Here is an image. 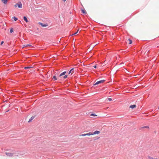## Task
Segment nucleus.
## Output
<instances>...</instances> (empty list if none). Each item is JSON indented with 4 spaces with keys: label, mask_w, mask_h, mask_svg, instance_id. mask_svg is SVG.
<instances>
[{
    "label": "nucleus",
    "mask_w": 159,
    "mask_h": 159,
    "mask_svg": "<svg viewBox=\"0 0 159 159\" xmlns=\"http://www.w3.org/2000/svg\"><path fill=\"white\" fill-rule=\"evenodd\" d=\"M91 116H97V115H95L94 114H91Z\"/></svg>",
    "instance_id": "a211bd4d"
},
{
    "label": "nucleus",
    "mask_w": 159,
    "mask_h": 159,
    "mask_svg": "<svg viewBox=\"0 0 159 159\" xmlns=\"http://www.w3.org/2000/svg\"><path fill=\"white\" fill-rule=\"evenodd\" d=\"M34 117L33 116L29 120V122L31 121L32 120L34 119Z\"/></svg>",
    "instance_id": "2eb2a0df"
},
{
    "label": "nucleus",
    "mask_w": 159,
    "mask_h": 159,
    "mask_svg": "<svg viewBox=\"0 0 159 159\" xmlns=\"http://www.w3.org/2000/svg\"><path fill=\"white\" fill-rule=\"evenodd\" d=\"M6 154L8 156H10V154L9 153L6 152Z\"/></svg>",
    "instance_id": "6ab92c4d"
},
{
    "label": "nucleus",
    "mask_w": 159,
    "mask_h": 159,
    "mask_svg": "<svg viewBox=\"0 0 159 159\" xmlns=\"http://www.w3.org/2000/svg\"><path fill=\"white\" fill-rule=\"evenodd\" d=\"M39 24H40L43 27H44L47 26V25H43V24L41 23H39Z\"/></svg>",
    "instance_id": "ddd939ff"
},
{
    "label": "nucleus",
    "mask_w": 159,
    "mask_h": 159,
    "mask_svg": "<svg viewBox=\"0 0 159 159\" xmlns=\"http://www.w3.org/2000/svg\"><path fill=\"white\" fill-rule=\"evenodd\" d=\"M74 68H72L69 71V74H70L71 73V74H72L74 73Z\"/></svg>",
    "instance_id": "423d86ee"
},
{
    "label": "nucleus",
    "mask_w": 159,
    "mask_h": 159,
    "mask_svg": "<svg viewBox=\"0 0 159 159\" xmlns=\"http://www.w3.org/2000/svg\"><path fill=\"white\" fill-rule=\"evenodd\" d=\"M100 133L99 131L96 130L93 132H89L87 134H83L80 135L81 136H90L95 134H98Z\"/></svg>",
    "instance_id": "f257e3e1"
},
{
    "label": "nucleus",
    "mask_w": 159,
    "mask_h": 159,
    "mask_svg": "<svg viewBox=\"0 0 159 159\" xmlns=\"http://www.w3.org/2000/svg\"><path fill=\"white\" fill-rule=\"evenodd\" d=\"M67 75H65L63 77V79H66V78H67Z\"/></svg>",
    "instance_id": "f3484780"
},
{
    "label": "nucleus",
    "mask_w": 159,
    "mask_h": 159,
    "mask_svg": "<svg viewBox=\"0 0 159 159\" xmlns=\"http://www.w3.org/2000/svg\"><path fill=\"white\" fill-rule=\"evenodd\" d=\"M79 30V29H78V30H77V31L76 33H75L74 34H72V35H74L76 34H77V33H78V32Z\"/></svg>",
    "instance_id": "aec40b11"
},
{
    "label": "nucleus",
    "mask_w": 159,
    "mask_h": 159,
    "mask_svg": "<svg viewBox=\"0 0 159 159\" xmlns=\"http://www.w3.org/2000/svg\"><path fill=\"white\" fill-rule=\"evenodd\" d=\"M1 1L5 4H6L7 3V0H1Z\"/></svg>",
    "instance_id": "0eeeda50"
},
{
    "label": "nucleus",
    "mask_w": 159,
    "mask_h": 159,
    "mask_svg": "<svg viewBox=\"0 0 159 159\" xmlns=\"http://www.w3.org/2000/svg\"><path fill=\"white\" fill-rule=\"evenodd\" d=\"M20 152L12 150L11 152V157L13 158H16L17 157L19 156Z\"/></svg>",
    "instance_id": "f03ea898"
},
{
    "label": "nucleus",
    "mask_w": 159,
    "mask_h": 159,
    "mask_svg": "<svg viewBox=\"0 0 159 159\" xmlns=\"http://www.w3.org/2000/svg\"><path fill=\"white\" fill-rule=\"evenodd\" d=\"M63 0V1L64 2H65L66 1V0Z\"/></svg>",
    "instance_id": "cd10ccee"
},
{
    "label": "nucleus",
    "mask_w": 159,
    "mask_h": 159,
    "mask_svg": "<svg viewBox=\"0 0 159 159\" xmlns=\"http://www.w3.org/2000/svg\"><path fill=\"white\" fill-rule=\"evenodd\" d=\"M13 32V29L12 28H11V33Z\"/></svg>",
    "instance_id": "412c9836"
},
{
    "label": "nucleus",
    "mask_w": 159,
    "mask_h": 159,
    "mask_svg": "<svg viewBox=\"0 0 159 159\" xmlns=\"http://www.w3.org/2000/svg\"><path fill=\"white\" fill-rule=\"evenodd\" d=\"M93 67L95 68H97V66H96V65L94 66H93Z\"/></svg>",
    "instance_id": "393cba45"
},
{
    "label": "nucleus",
    "mask_w": 159,
    "mask_h": 159,
    "mask_svg": "<svg viewBox=\"0 0 159 159\" xmlns=\"http://www.w3.org/2000/svg\"><path fill=\"white\" fill-rule=\"evenodd\" d=\"M108 100L109 101H111L112 100V99L111 98H108Z\"/></svg>",
    "instance_id": "4be33fe9"
},
{
    "label": "nucleus",
    "mask_w": 159,
    "mask_h": 159,
    "mask_svg": "<svg viewBox=\"0 0 159 159\" xmlns=\"http://www.w3.org/2000/svg\"><path fill=\"white\" fill-rule=\"evenodd\" d=\"M12 19H14V20L15 21H16L18 20V18L16 17H13Z\"/></svg>",
    "instance_id": "f8f14e48"
},
{
    "label": "nucleus",
    "mask_w": 159,
    "mask_h": 159,
    "mask_svg": "<svg viewBox=\"0 0 159 159\" xmlns=\"http://www.w3.org/2000/svg\"><path fill=\"white\" fill-rule=\"evenodd\" d=\"M81 11H82V12L84 14H86V11H85V10L84 9H81Z\"/></svg>",
    "instance_id": "9d476101"
},
{
    "label": "nucleus",
    "mask_w": 159,
    "mask_h": 159,
    "mask_svg": "<svg viewBox=\"0 0 159 159\" xmlns=\"http://www.w3.org/2000/svg\"><path fill=\"white\" fill-rule=\"evenodd\" d=\"M136 107V105H131L130 106V108H135Z\"/></svg>",
    "instance_id": "1a4fd4ad"
},
{
    "label": "nucleus",
    "mask_w": 159,
    "mask_h": 159,
    "mask_svg": "<svg viewBox=\"0 0 159 159\" xmlns=\"http://www.w3.org/2000/svg\"><path fill=\"white\" fill-rule=\"evenodd\" d=\"M33 67L32 66H28V67H25V69H28L32 68Z\"/></svg>",
    "instance_id": "4468645a"
},
{
    "label": "nucleus",
    "mask_w": 159,
    "mask_h": 159,
    "mask_svg": "<svg viewBox=\"0 0 159 159\" xmlns=\"http://www.w3.org/2000/svg\"><path fill=\"white\" fill-rule=\"evenodd\" d=\"M52 78L54 79V80H57V78L56 75H54L53 76Z\"/></svg>",
    "instance_id": "9b49d317"
},
{
    "label": "nucleus",
    "mask_w": 159,
    "mask_h": 159,
    "mask_svg": "<svg viewBox=\"0 0 159 159\" xmlns=\"http://www.w3.org/2000/svg\"><path fill=\"white\" fill-rule=\"evenodd\" d=\"M3 43H4V42L3 41H2L1 43V44H0L1 45H2Z\"/></svg>",
    "instance_id": "5701e85b"
},
{
    "label": "nucleus",
    "mask_w": 159,
    "mask_h": 159,
    "mask_svg": "<svg viewBox=\"0 0 159 159\" xmlns=\"http://www.w3.org/2000/svg\"><path fill=\"white\" fill-rule=\"evenodd\" d=\"M31 46V45H30V44H27V45H26V46Z\"/></svg>",
    "instance_id": "b1692460"
},
{
    "label": "nucleus",
    "mask_w": 159,
    "mask_h": 159,
    "mask_svg": "<svg viewBox=\"0 0 159 159\" xmlns=\"http://www.w3.org/2000/svg\"><path fill=\"white\" fill-rule=\"evenodd\" d=\"M9 110H8L7 111H6V112H7L8 111H9Z\"/></svg>",
    "instance_id": "bb28decb"
},
{
    "label": "nucleus",
    "mask_w": 159,
    "mask_h": 159,
    "mask_svg": "<svg viewBox=\"0 0 159 159\" xmlns=\"http://www.w3.org/2000/svg\"><path fill=\"white\" fill-rule=\"evenodd\" d=\"M14 7H18L19 8H21L22 7V5L20 2L17 3V4L15 5Z\"/></svg>",
    "instance_id": "20e7f679"
},
{
    "label": "nucleus",
    "mask_w": 159,
    "mask_h": 159,
    "mask_svg": "<svg viewBox=\"0 0 159 159\" xmlns=\"http://www.w3.org/2000/svg\"><path fill=\"white\" fill-rule=\"evenodd\" d=\"M105 80H101L98 81L96 82L94 84V85H98V84L102 83L105 82Z\"/></svg>",
    "instance_id": "7ed1b4c3"
},
{
    "label": "nucleus",
    "mask_w": 159,
    "mask_h": 159,
    "mask_svg": "<svg viewBox=\"0 0 159 159\" xmlns=\"http://www.w3.org/2000/svg\"><path fill=\"white\" fill-rule=\"evenodd\" d=\"M66 73V71H64L62 73H61L60 75H59V77H61V78H62L61 76L63 75H65Z\"/></svg>",
    "instance_id": "39448f33"
},
{
    "label": "nucleus",
    "mask_w": 159,
    "mask_h": 159,
    "mask_svg": "<svg viewBox=\"0 0 159 159\" xmlns=\"http://www.w3.org/2000/svg\"><path fill=\"white\" fill-rule=\"evenodd\" d=\"M27 47V46H26V45H24L23 46V48H24V47Z\"/></svg>",
    "instance_id": "a878e982"
},
{
    "label": "nucleus",
    "mask_w": 159,
    "mask_h": 159,
    "mask_svg": "<svg viewBox=\"0 0 159 159\" xmlns=\"http://www.w3.org/2000/svg\"><path fill=\"white\" fill-rule=\"evenodd\" d=\"M128 41H129V44H131L132 43V41L130 39H128Z\"/></svg>",
    "instance_id": "dca6fc26"
},
{
    "label": "nucleus",
    "mask_w": 159,
    "mask_h": 159,
    "mask_svg": "<svg viewBox=\"0 0 159 159\" xmlns=\"http://www.w3.org/2000/svg\"><path fill=\"white\" fill-rule=\"evenodd\" d=\"M23 19L26 22H28V20L27 18V17L26 16H24L23 17Z\"/></svg>",
    "instance_id": "6e6552de"
}]
</instances>
